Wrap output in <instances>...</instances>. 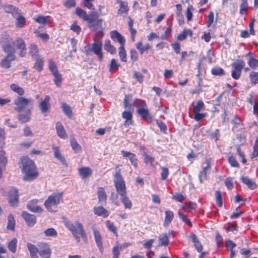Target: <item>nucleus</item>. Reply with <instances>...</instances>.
<instances>
[{"label":"nucleus","instance_id":"obj_1","mask_svg":"<svg viewBox=\"0 0 258 258\" xmlns=\"http://www.w3.org/2000/svg\"><path fill=\"white\" fill-rule=\"evenodd\" d=\"M20 167L22 172L24 174L23 179L25 181H30L36 179L39 176L37 167L31 159L27 156L22 157L20 159Z\"/></svg>","mask_w":258,"mask_h":258},{"label":"nucleus","instance_id":"obj_2","mask_svg":"<svg viewBox=\"0 0 258 258\" xmlns=\"http://www.w3.org/2000/svg\"><path fill=\"white\" fill-rule=\"evenodd\" d=\"M76 14L81 19L88 23V27L93 30L97 28H101L103 20L99 19V14L97 12L92 11L89 15L82 9L77 7L75 10Z\"/></svg>","mask_w":258,"mask_h":258},{"label":"nucleus","instance_id":"obj_3","mask_svg":"<svg viewBox=\"0 0 258 258\" xmlns=\"http://www.w3.org/2000/svg\"><path fill=\"white\" fill-rule=\"evenodd\" d=\"M63 222L65 226L71 231L77 242L80 241L81 237L85 243L87 242V233L83 225L81 222L76 221L73 223L67 218H63Z\"/></svg>","mask_w":258,"mask_h":258},{"label":"nucleus","instance_id":"obj_4","mask_svg":"<svg viewBox=\"0 0 258 258\" xmlns=\"http://www.w3.org/2000/svg\"><path fill=\"white\" fill-rule=\"evenodd\" d=\"M134 105L137 108L138 114L145 121L153 123V116L150 113L148 106L144 100L136 99L134 101Z\"/></svg>","mask_w":258,"mask_h":258},{"label":"nucleus","instance_id":"obj_5","mask_svg":"<svg viewBox=\"0 0 258 258\" xmlns=\"http://www.w3.org/2000/svg\"><path fill=\"white\" fill-rule=\"evenodd\" d=\"M63 192H54L45 200L44 203L46 209L50 212H55L57 206L62 201Z\"/></svg>","mask_w":258,"mask_h":258},{"label":"nucleus","instance_id":"obj_6","mask_svg":"<svg viewBox=\"0 0 258 258\" xmlns=\"http://www.w3.org/2000/svg\"><path fill=\"white\" fill-rule=\"evenodd\" d=\"M84 52L87 55L96 54L98 57V59L101 61L103 58L102 52V42L94 39V42L91 44H88L84 47Z\"/></svg>","mask_w":258,"mask_h":258},{"label":"nucleus","instance_id":"obj_7","mask_svg":"<svg viewBox=\"0 0 258 258\" xmlns=\"http://www.w3.org/2000/svg\"><path fill=\"white\" fill-rule=\"evenodd\" d=\"M33 100L31 98H26L23 96H18L14 100V103L16 105L15 110L20 112L28 108L32 109Z\"/></svg>","mask_w":258,"mask_h":258},{"label":"nucleus","instance_id":"obj_8","mask_svg":"<svg viewBox=\"0 0 258 258\" xmlns=\"http://www.w3.org/2000/svg\"><path fill=\"white\" fill-rule=\"evenodd\" d=\"M114 178V186L117 194L122 195L127 193L125 181L121 174L120 169L115 172Z\"/></svg>","mask_w":258,"mask_h":258},{"label":"nucleus","instance_id":"obj_9","mask_svg":"<svg viewBox=\"0 0 258 258\" xmlns=\"http://www.w3.org/2000/svg\"><path fill=\"white\" fill-rule=\"evenodd\" d=\"M233 68L231 72V76L235 80H238L241 76L242 70L245 66V63L241 59L235 60L232 63Z\"/></svg>","mask_w":258,"mask_h":258},{"label":"nucleus","instance_id":"obj_10","mask_svg":"<svg viewBox=\"0 0 258 258\" xmlns=\"http://www.w3.org/2000/svg\"><path fill=\"white\" fill-rule=\"evenodd\" d=\"M38 246L39 254L41 258H50L52 251L49 244L46 242H39Z\"/></svg>","mask_w":258,"mask_h":258},{"label":"nucleus","instance_id":"obj_11","mask_svg":"<svg viewBox=\"0 0 258 258\" xmlns=\"http://www.w3.org/2000/svg\"><path fill=\"white\" fill-rule=\"evenodd\" d=\"M13 44H14L15 48L20 50L19 55L21 57H24L26 54V45L24 40L20 38H17L13 41Z\"/></svg>","mask_w":258,"mask_h":258},{"label":"nucleus","instance_id":"obj_12","mask_svg":"<svg viewBox=\"0 0 258 258\" xmlns=\"http://www.w3.org/2000/svg\"><path fill=\"white\" fill-rule=\"evenodd\" d=\"M8 194L10 205L13 207H17L19 203L18 190L14 187H11Z\"/></svg>","mask_w":258,"mask_h":258},{"label":"nucleus","instance_id":"obj_13","mask_svg":"<svg viewBox=\"0 0 258 258\" xmlns=\"http://www.w3.org/2000/svg\"><path fill=\"white\" fill-rule=\"evenodd\" d=\"M7 39L6 41L4 42L2 49L5 53H7V55H14L15 57L16 58L15 55L16 48L14 44H13V41H12L11 39L9 40V38Z\"/></svg>","mask_w":258,"mask_h":258},{"label":"nucleus","instance_id":"obj_14","mask_svg":"<svg viewBox=\"0 0 258 258\" xmlns=\"http://www.w3.org/2000/svg\"><path fill=\"white\" fill-rule=\"evenodd\" d=\"M50 101V97L49 95H46L44 99L39 104V109L42 114H46L49 112L51 108Z\"/></svg>","mask_w":258,"mask_h":258},{"label":"nucleus","instance_id":"obj_15","mask_svg":"<svg viewBox=\"0 0 258 258\" xmlns=\"http://www.w3.org/2000/svg\"><path fill=\"white\" fill-rule=\"evenodd\" d=\"M21 216L28 226L32 227L36 223L37 218L34 215L26 211H23Z\"/></svg>","mask_w":258,"mask_h":258},{"label":"nucleus","instance_id":"obj_16","mask_svg":"<svg viewBox=\"0 0 258 258\" xmlns=\"http://www.w3.org/2000/svg\"><path fill=\"white\" fill-rule=\"evenodd\" d=\"M111 39L115 42H118L120 46L125 45V38L117 30H113L110 32Z\"/></svg>","mask_w":258,"mask_h":258},{"label":"nucleus","instance_id":"obj_17","mask_svg":"<svg viewBox=\"0 0 258 258\" xmlns=\"http://www.w3.org/2000/svg\"><path fill=\"white\" fill-rule=\"evenodd\" d=\"M38 200L33 199L29 201L27 204V208L31 212L33 213H41L43 209L37 205Z\"/></svg>","mask_w":258,"mask_h":258},{"label":"nucleus","instance_id":"obj_18","mask_svg":"<svg viewBox=\"0 0 258 258\" xmlns=\"http://www.w3.org/2000/svg\"><path fill=\"white\" fill-rule=\"evenodd\" d=\"M2 8L6 13L11 14L13 18H16L19 14H21V10L12 5H5Z\"/></svg>","mask_w":258,"mask_h":258},{"label":"nucleus","instance_id":"obj_19","mask_svg":"<svg viewBox=\"0 0 258 258\" xmlns=\"http://www.w3.org/2000/svg\"><path fill=\"white\" fill-rule=\"evenodd\" d=\"M233 124L232 130L236 132L239 131L240 129L244 128V123L243 120L239 116L235 115L232 120Z\"/></svg>","mask_w":258,"mask_h":258},{"label":"nucleus","instance_id":"obj_20","mask_svg":"<svg viewBox=\"0 0 258 258\" xmlns=\"http://www.w3.org/2000/svg\"><path fill=\"white\" fill-rule=\"evenodd\" d=\"M93 211L95 215L101 217L103 218H107L110 214L109 211L104 208L103 206H95L93 207Z\"/></svg>","mask_w":258,"mask_h":258},{"label":"nucleus","instance_id":"obj_21","mask_svg":"<svg viewBox=\"0 0 258 258\" xmlns=\"http://www.w3.org/2000/svg\"><path fill=\"white\" fill-rule=\"evenodd\" d=\"M121 116L124 119V125L128 127L134 123L133 112L131 111H123L121 113Z\"/></svg>","mask_w":258,"mask_h":258},{"label":"nucleus","instance_id":"obj_22","mask_svg":"<svg viewBox=\"0 0 258 258\" xmlns=\"http://www.w3.org/2000/svg\"><path fill=\"white\" fill-rule=\"evenodd\" d=\"M211 158L206 159L205 161V164H206V166L203 167V170L201 171L199 173V178L201 182H202V181L203 180L206 179L207 178V171L211 168Z\"/></svg>","mask_w":258,"mask_h":258},{"label":"nucleus","instance_id":"obj_23","mask_svg":"<svg viewBox=\"0 0 258 258\" xmlns=\"http://www.w3.org/2000/svg\"><path fill=\"white\" fill-rule=\"evenodd\" d=\"M16 59L14 55H7L0 62L2 68L8 69L11 66V61Z\"/></svg>","mask_w":258,"mask_h":258},{"label":"nucleus","instance_id":"obj_24","mask_svg":"<svg viewBox=\"0 0 258 258\" xmlns=\"http://www.w3.org/2000/svg\"><path fill=\"white\" fill-rule=\"evenodd\" d=\"M121 153L123 157L128 158L131 164L135 168L138 167V159L135 154L124 150L121 151Z\"/></svg>","mask_w":258,"mask_h":258},{"label":"nucleus","instance_id":"obj_25","mask_svg":"<svg viewBox=\"0 0 258 258\" xmlns=\"http://www.w3.org/2000/svg\"><path fill=\"white\" fill-rule=\"evenodd\" d=\"M93 230L96 245L98 246L99 250L101 252H102L103 250V246L101 234L99 231L97 229L94 228L93 229Z\"/></svg>","mask_w":258,"mask_h":258},{"label":"nucleus","instance_id":"obj_26","mask_svg":"<svg viewBox=\"0 0 258 258\" xmlns=\"http://www.w3.org/2000/svg\"><path fill=\"white\" fill-rule=\"evenodd\" d=\"M176 9V14L178 24L179 25H182L184 24V19L183 15L182 14V8L180 4L175 5Z\"/></svg>","mask_w":258,"mask_h":258},{"label":"nucleus","instance_id":"obj_27","mask_svg":"<svg viewBox=\"0 0 258 258\" xmlns=\"http://www.w3.org/2000/svg\"><path fill=\"white\" fill-rule=\"evenodd\" d=\"M240 180L249 189L253 190L257 187L256 183L247 176H242L240 177Z\"/></svg>","mask_w":258,"mask_h":258},{"label":"nucleus","instance_id":"obj_28","mask_svg":"<svg viewBox=\"0 0 258 258\" xmlns=\"http://www.w3.org/2000/svg\"><path fill=\"white\" fill-rule=\"evenodd\" d=\"M99 203H106L107 199V195L103 187H99L97 191Z\"/></svg>","mask_w":258,"mask_h":258},{"label":"nucleus","instance_id":"obj_29","mask_svg":"<svg viewBox=\"0 0 258 258\" xmlns=\"http://www.w3.org/2000/svg\"><path fill=\"white\" fill-rule=\"evenodd\" d=\"M27 247L30 252V255L32 258H38L39 253V247L30 242L27 243Z\"/></svg>","mask_w":258,"mask_h":258},{"label":"nucleus","instance_id":"obj_30","mask_svg":"<svg viewBox=\"0 0 258 258\" xmlns=\"http://www.w3.org/2000/svg\"><path fill=\"white\" fill-rule=\"evenodd\" d=\"M29 54L32 59H36L40 57L38 46L34 43H31L29 47Z\"/></svg>","mask_w":258,"mask_h":258},{"label":"nucleus","instance_id":"obj_31","mask_svg":"<svg viewBox=\"0 0 258 258\" xmlns=\"http://www.w3.org/2000/svg\"><path fill=\"white\" fill-rule=\"evenodd\" d=\"M190 237L197 251L198 252H202L203 249V246L202 245L200 241H199V240L198 239V238L197 237L196 235L194 233H191L190 235Z\"/></svg>","mask_w":258,"mask_h":258},{"label":"nucleus","instance_id":"obj_32","mask_svg":"<svg viewBox=\"0 0 258 258\" xmlns=\"http://www.w3.org/2000/svg\"><path fill=\"white\" fill-rule=\"evenodd\" d=\"M79 174L82 178H86L92 174V170L89 167H82L79 169Z\"/></svg>","mask_w":258,"mask_h":258},{"label":"nucleus","instance_id":"obj_33","mask_svg":"<svg viewBox=\"0 0 258 258\" xmlns=\"http://www.w3.org/2000/svg\"><path fill=\"white\" fill-rule=\"evenodd\" d=\"M52 148L54 151V156L63 164L67 165L65 158L61 154L59 148L53 145Z\"/></svg>","mask_w":258,"mask_h":258},{"label":"nucleus","instance_id":"obj_34","mask_svg":"<svg viewBox=\"0 0 258 258\" xmlns=\"http://www.w3.org/2000/svg\"><path fill=\"white\" fill-rule=\"evenodd\" d=\"M55 128L57 134L60 138L64 139L67 138L68 136L64 127L60 122H56Z\"/></svg>","mask_w":258,"mask_h":258},{"label":"nucleus","instance_id":"obj_35","mask_svg":"<svg viewBox=\"0 0 258 258\" xmlns=\"http://www.w3.org/2000/svg\"><path fill=\"white\" fill-rule=\"evenodd\" d=\"M193 31L190 29H184L181 33L178 34L177 37L178 41H182L185 40L188 36L192 37Z\"/></svg>","mask_w":258,"mask_h":258},{"label":"nucleus","instance_id":"obj_36","mask_svg":"<svg viewBox=\"0 0 258 258\" xmlns=\"http://www.w3.org/2000/svg\"><path fill=\"white\" fill-rule=\"evenodd\" d=\"M31 108H28L25 113H20L18 114V119L22 122L25 123L29 121L31 115Z\"/></svg>","mask_w":258,"mask_h":258},{"label":"nucleus","instance_id":"obj_37","mask_svg":"<svg viewBox=\"0 0 258 258\" xmlns=\"http://www.w3.org/2000/svg\"><path fill=\"white\" fill-rule=\"evenodd\" d=\"M120 196L121 197L120 201L123 205L124 208L130 210L131 209L133 206V204L132 201L128 198L127 193Z\"/></svg>","mask_w":258,"mask_h":258},{"label":"nucleus","instance_id":"obj_38","mask_svg":"<svg viewBox=\"0 0 258 258\" xmlns=\"http://www.w3.org/2000/svg\"><path fill=\"white\" fill-rule=\"evenodd\" d=\"M104 49L111 54H115L116 53V48L111 44L109 39L105 40Z\"/></svg>","mask_w":258,"mask_h":258},{"label":"nucleus","instance_id":"obj_39","mask_svg":"<svg viewBox=\"0 0 258 258\" xmlns=\"http://www.w3.org/2000/svg\"><path fill=\"white\" fill-rule=\"evenodd\" d=\"M16 18L15 25L18 28H24L26 24V20L25 17L21 14H19Z\"/></svg>","mask_w":258,"mask_h":258},{"label":"nucleus","instance_id":"obj_40","mask_svg":"<svg viewBox=\"0 0 258 258\" xmlns=\"http://www.w3.org/2000/svg\"><path fill=\"white\" fill-rule=\"evenodd\" d=\"M136 47L139 51L140 54L143 55L146 51L150 49L151 46L149 43H146L144 45L143 42L140 41L136 44Z\"/></svg>","mask_w":258,"mask_h":258},{"label":"nucleus","instance_id":"obj_41","mask_svg":"<svg viewBox=\"0 0 258 258\" xmlns=\"http://www.w3.org/2000/svg\"><path fill=\"white\" fill-rule=\"evenodd\" d=\"M35 60V62L34 64L33 68L36 70L38 72H41L43 70V66L44 64V59L40 57H37Z\"/></svg>","mask_w":258,"mask_h":258},{"label":"nucleus","instance_id":"obj_42","mask_svg":"<svg viewBox=\"0 0 258 258\" xmlns=\"http://www.w3.org/2000/svg\"><path fill=\"white\" fill-rule=\"evenodd\" d=\"M165 215L164 226H168L173 219L174 214L172 211L167 210L165 212Z\"/></svg>","mask_w":258,"mask_h":258},{"label":"nucleus","instance_id":"obj_43","mask_svg":"<svg viewBox=\"0 0 258 258\" xmlns=\"http://www.w3.org/2000/svg\"><path fill=\"white\" fill-rule=\"evenodd\" d=\"M7 163V159L5 157V152L3 150L0 151V178L2 177V168L5 167Z\"/></svg>","mask_w":258,"mask_h":258},{"label":"nucleus","instance_id":"obj_44","mask_svg":"<svg viewBox=\"0 0 258 258\" xmlns=\"http://www.w3.org/2000/svg\"><path fill=\"white\" fill-rule=\"evenodd\" d=\"M105 225L107 228L108 230L113 233L115 236H118L117 233V230L116 227L115 226L114 223L110 220H107L105 221Z\"/></svg>","mask_w":258,"mask_h":258},{"label":"nucleus","instance_id":"obj_45","mask_svg":"<svg viewBox=\"0 0 258 258\" xmlns=\"http://www.w3.org/2000/svg\"><path fill=\"white\" fill-rule=\"evenodd\" d=\"M120 66V64L118 63L117 60L115 58L111 59L109 66V72L110 73L116 72Z\"/></svg>","mask_w":258,"mask_h":258},{"label":"nucleus","instance_id":"obj_46","mask_svg":"<svg viewBox=\"0 0 258 258\" xmlns=\"http://www.w3.org/2000/svg\"><path fill=\"white\" fill-rule=\"evenodd\" d=\"M10 89L13 91L17 93L19 96H22L25 94L24 89L16 84H12L10 85Z\"/></svg>","mask_w":258,"mask_h":258},{"label":"nucleus","instance_id":"obj_47","mask_svg":"<svg viewBox=\"0 0 258 258\" xmlns=\"http://www.w3.org/2000/svg\"><path fill=\"white\" fill-rule=\"evenodd\" d=\"M132 95L131 94L125 95L123 101V106L125 109H132V104L131 103Z\"/></svg>","mask_w":258,"mask_h":258},{"label":"nucleus","instance_id":"obj_48","mask_svg":"<svg viewBox=\"0 0 258 258\" xmlns=\"http://www.w3.org/2000/svg\"><path fill=\"white\" fill-rule=\"evenodd\" d=\"M194 11V8L193 6L191 5H188L185 12V15L188 22L191 21L192 19Z\"/></svg>","mask_w":258,"mask_h":258},{"label":"nucleus","instance_id":"obj_49","mask_svg":"<svg viewBox=\"0 0 258 258\" xmlns=\"http://www.w3.org/2000/svg\"><path fill=\"white\" fill-rule=\"evenodd\" d=\"M125 45L120 46L118 48V55L121 61L126 62H127V54L124 48Z\"/></svg>","mask_w":258,"mask_h":258},{"label":"nucleus","instance_id":"obj_50","mask_svg":"<svg viewBox=\"0 0 258 258\" xmlns=\"http://www.w3.org/2000/svg\"><path fill=\"white\" fill-rule=\"evenodd\" d=\"M17 239L15 237L8 243V248L9 250L13 253H16L17 251Z\"/></svg>","mask_w":258,"mask_h":258},{"label":"nucleus","instance_id":"obj_51","mask_svg":"<svg viewBox=\"0 0 258 258\" xmlns=\"http://www.w3.org/2000/svg\"><path fill=\"white\" fill-rule=\"evenodd\" d=\"M43 28V27L40 26L38 28V29H35L34 31V33L36 34L37 37L40 38L43 41L45 42H47L49 39V36L46 33H41L39 31V29Z\"/></svg>","mask_w":258,"mask_h":258},{"label":"nucleus","instance_id":"obj_52","mask_svg":"<svg viewBox=\"0 0 258 258\" xmlns=\"http://www.w3.org/2000/svg\"><path fill=\"white\" fill-rule=\"evenodd\" d=\"M197 207V204L192 202H186L182 206V209L185 212H189L195 210Z\"/></svg>","mask_w":258,"mask_h":258},{"label":"nucleus","instance_id":"obj_53","mask_svg":"<svg viewBox=\"0 0 258 258\" xmlns=\"http://www.w3.org/2000/svg\"><path fill=\"white\" fill-rule=\"evenodd\" d=\"M129 11V7L128 6V4L126 2H120L119 4V8L117 11V13L118 14H127Z\"/></svg>","mask_w":258,"mask_h":258},{"label":"nucleus","instance_id":"obj_54","mask_svg":"<svg viewBox=\"0 0 258 258\" xmlns=\"http://www.w3.org/2000/svg\"><path fill=\"white\" fill-rule=\"evenodd\" d=\"M205 104L203 101L201 99L199 100L195 105H194L192 108V111L194 113H198L204 109Z\"/></svg>","mask_w":258,"mask_h":258},{"label":"nucleus","instance_id":"obj_55","mask_svg":"<svg viewBox=\"0 0 258 258\" xmlns=\"http://www.w3.org/2000/svg\"><path fill=\"white\" fill-rule=\"evenodd\" d=\"M15 228V220L12 214H10L8 217V225L7 228L14 231Z\"/></svg>","mask_w":258,"mask_h":258},{"label":"nucleus","instance_id":"obj_56","mask_svg":"<svg viewBox=\"0 0 258 258\" xmlns=\"http://www.w3.org/2000/svg\"><path fill=\"white\" fill-rule=\"evenodd\" d=\"M248 4L247 0H241L240 5L239 13L241 15H245L247 13Z\"/></svg>","mask_w":258,"mask_h":258},{"label":"nucleus","instance_id":"obj_57","mask_svg":"<svg viewBox=\"0 0 258 258\" xmlns=\"http://www.w3.org/2000/svg\"><path fill=\"white\" fill-rule=\"evenodd\" d=\"M61 108L64 113L69 117L72 118L73 113L71 107L66 103H62Z\"/></svg>","mask_w":258,"mask_h":258},{"label":"nucleus","instance_id":"obj_58","mask_svg":"<svg viewBox=\"0 0 258 258\" xmlns=\"http://www.w3.org/2000/svg\"><path fill=\"white\" fill-rule=\"evenodd\" d=\"M70 144L72 149L75 152H78L81 149V146L78 143L76 139L74 137H72L70 139Z\"/></svg>","mask_w":258,"mask_h":258},{"label":"nucleus","instance_id":"obj_59","mask_svg":"<svg viewBox=\"0 0 258 258\" xmlns=\"http://www.w3.org/2000/svg\"><path fill=\"white\" fill-rule=\"evenodd\" d=\"M48 68L52 75L59 73L55 62L51 59L48 60Z\"/></svg>","mask_w":258,"mask_h":258},{"label":"nucleus","instance_id":"obj_60","mask_svg":"<svg viewBox=\"0 0 258 258\" xmlns=\"http://www.w3.org/2000/svg\"><path fill=\"white\" fill-rule=\"evenodd\" d=\"M211 74L214 76H222L225 75L224 70L219 67H215L212 69Z\"/></svg>","mask_w":258,"mask_h":258},{"label":"nucleus","instance_id":"obj_61","mask_svg":"<svg viewBox=\"0 0 258 258\" xmlns=\"http://www.w3.org/2000/svg\"><path fill=\"white\" fill-rule=\"evenodd\" d=\"M247 63L249 67L253 70L258 67V59L254 56L249 57Z\"/></svg>","mask_w":258,"mask_h":258},{"label":"nucleus","instance_id":"obj_62","mask_svg":"<svg viewBox=\"0 0 258 258\" xmlns=\"http://www.w3.org/2000/svg\"><path fill=\"white\" fill-rule=\"evenodd\" d=\"M258 156V137L255 140L254 145L252 148V152L250 155V158L251 159L256 158Z\"/></svg>","mask_w":258,"mask_h":258},{"label":"nucleus","instance_id":"obj_63","mask_svg":"<svg viewBox=\"0 0 258 258\" xmlns=\"http://www.w3.org/2000/svg\"><path fill=\"white\" fill-rule=\"evenodd\" d=\"M159 240L161 245L167 246L169 243V236L167 233H163Z\"/></svg>","mask_w":258,"mask_h":258},{"label":"nucleus","instance_id":"obj_64","mask_svg":"<svg viewBox=\"0 0 258 258\" xmlns=\"http://www.w3.org/2000/svg\"><path fill=\"white\" fill-rule=\"evenodd\" d=\"M215 200L219 207H221L223 205V201L221 192L220 190H217L215 192Z\"/></svg>","mask_w":258,"mask_h":258}]
</instances>
